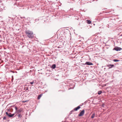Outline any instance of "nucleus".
<instances>
[{
    "label": "nucleus",
    "instance_id": "nucleus-1",
    "mask_svg": "<svg viewBox=\"0 0 122 122\" xmlns=\"http://www.w3.org/2000/svg\"><path fill=\"white\" fill-rule=\"evenodd\" d=\"M25 33L27 36L29 38H32L34 36L33 32L29 30H27L25 31Z\"/></svg>",
    "mask_w": 122,
    "mask_h": 122
},
{
    "label": "nucleus",
    "instance_id": "nucleus-2",
    "mask_svg": "<svg viewBox=\"0 0 122 122\" xmlns=\"http://www.w3.org/2000/svg\"><path fill=\"white\" fill-rule=\"evenodd\" d=\"M84 112L85 110H83L79 114L78 116H83L84 113Z\"/></svg>",
    "mask_w": 122,
    "mask_h": 122
},
{
    "label": "nucleus",
    "instance_id": "nucleus-3",
    "mask_svg": "<svg viewBox=\"0 0 122 122\" xmlns=\"http://www.w3.org/2000/svg\"><path fill=\"white\" fill-rule=\"evenodd\" d=\"M122 49L120 47H116L114 48L113 50L118 51H120Z\"/></svg>",
    "mask_w": 122,
    "mask_h": 122
},
{
    "label": "nucleus",
    "instance_id": "nucleus-4",
    "mask_svg": "<svg viewBox=\"0 0 122 122\" xmlns=\"http://www.w3.org/2000/svg\"><path fill=\"white\" fill-rule=\"evenodd\" d=\"M6 114L7 116H8L9 117H13L14 116V114L10 115L7 112H6Z\"/></svg>",
    "mask_w": 122,
    "mask_h": 122
},
{
    "label": "nucleus",
    "instance_id": "nucleus-5",
    "mask_svg": "<svg viewBox=\"0 0 122 122\" xmlns=\"http://www.w3.org/2000/svg\"><path fill=\"white\" fill-rule=\"evenodd\" d=\"M114 65H113L109 64L107 65V66L109 67V68L110 69L113 67Z\"/></svg>",
    "mask_w": 122,
    "mask_h": 122
},
{
    "label": "nucleus",
    "instance_id": "nucleus-6",
    "mask_svg": "<svg viewBox=\"0 0 122 122\" xmlns=\"http://www.w3.org/2000/svg\"><path fill=\"white\" fill-rule=\"evenodd\" d=\"M81 108L80 106H78L77 107L74 108V111H77Z\"/></svg>",
    "mask_w": 122,
    "mask_h": 122
},
{
    "label": "nucleus",
    "instance_id": "nucleus-7",
    "mask_svg": "<svg viewBox=\"0 0 122 122\" xmlns=\"http://www.w3.org/2000/svg\"><path fill=\"white\" fill-rule=\"evenodd\" d=\"M85 64L86 65H93V64L92 63L89 62H86Z\"/></svg>",
    "mask_w": 122,
    "mask_h": 122
},
{
    "label": "nucleus",
    "instance_id": "nucleus-8",
    "mask_svg": "<svg viewBox=\"0 0 122 122\" xmlns=\"http://www.w3.org/2000/svg\"><path fill=\"white\" fill-rule=\"evenodd\" d=\"M15 109H16V110H17V112L18 113H19L20 112H21L22 111V110H21V109L17 110V108H16V107H15Z\"/></svg>",
    "mask_w": 122,
    "mask_h": 122
},
{
    "label": "nucleus",
    "instance_id": "nucleus-9",
    "mask_svg": "<svg viewBox=\"0 0 122 122\" xmlns=\"http://www.w3.org/2000/svg\"><path fill=\"white\" fill-rule=\"evenodd\" d=\"M86 21V22L88 24H90L91 23V21L89 20H87Z\"/></svg>",
    "mask_w": 122,
    "mask_h": 122
},
{
    "label": "nucleus",
    "instance_id": "nucleus-10",
    "mask_svg": "<svg viewBox=\"0 0 122 122\" xmlns=\"http://www.w3.org/2000/svg\"><path fill=\"white\" fill-rule=\"evenodd\" d=\"M56 67V65L55 64H53V65H52L51 68L53 69H54Z\"/></svg>",
    "mask_w": 122,
    "mask_h": 122
},
{
    "label": "nucleus",
    "instance_id": "nucleus-11",
    "mask_svg": "<svg viewBox=\"0 0 122 122\" xmlns=\"http://www.w3.org/2000/svg\"><path fill=\"white\" fill-rule=\"evenodd\" d=\"M42 94H41L40 95H39L38 96V98H37L38 99H40V98H41V97L42 96Z\"/></svg>",
    "mask_w": 122,
    "mask_h": 122
},
{
    "label": "nucleus",
    "instance_id": "nucleus-12",
    "mask_svg": "<svg viewBox=\"0 0 122 122\" xmlns=\"http://www.w3.org/2000/svg\"><path fill=\"white\" fill-rule=\"evenodd\" d=\"M95 116V113H93L92 117L91 118H94Z\"/></svg>",
    "mask_w": 122,
    "mask_h": 122
},
{
    "label": "nucleus",
    "instance_id": "nucleus-13",
    "mask_svg": "<svg viewBox=\"0 0 122 122\" xmlns=\"http://www.w3.org/2000/svg\"><path fill=\"white\" fill-rule=\"evenodd\" d=\"M25 90V91H29L28 90V87H25V88H24Z\"/></svg>",
    "mask_w": 122,
    "mask_h": 122
},
{
    "label": "nucleus",
    "instance_id": "nucleus-14",
    "mask_svg": "<svg viewBox=\"0 0 122 122\" xmlns=\"http://www.w3.org/2000/svg\"><path fill=\"white\" fill-rule=\"evenodd\" d=\"M102 93V91H99L98 92V94H101Z\"/></svg>",
    "mask_w": 122,
    "mask_h": 122
},
{
    "label": "nucleus",
    "instance_id": "nucleus-15",
    "mask_svg": "<svg viewBox=\"0 0 122 122\" xmlns=\"http://www.w3.org/2000/svg\"><path fill=\"white\" fill-rule=\"evenodd\" d=\"M18 117L19 118V117L21 118V116L20 114H19L18 115Z\"/></svg>",
    "mask_w": 122,
    "mask_h": 122
},
{
    "label": "nucleus",
    "instance_id": "nucleus-16",
    "mask_svg": "<svg viewBox=\"0 0 122 122\" xmlns=\"http://www.w3.org/2000/svg\"><path fill=\"white\" fill-rule=\"evenodd\" d=\"M113 61L115 62H117V61H119V60L115 59V60H114Z\"/></svg>",
    "mask_w": 122,
    "mask_h": 122
},
{
    "label": "nucleus",
    "instance_id": "nucleus-17",
    "mask_svg": "<svg viewBox=\"0 0 122 122\" xmlns=\"http://www.w3.org/2000/svg\"><path fill=\"white\" fill-rule=\"evenodd\" d=\"M34 83V82L33 81L32 82H30V83L31 84H33Z\"/></svg>",
    "mask_w": 122,
    "mask_h": 122
},
{
    "label": "nucleus",
    "instance_id": "nucleus-18",
    "mask_svg": "<svg viewBox=\"0 0 122 122\" xmlns=\"http://www.w3.org/2000/svg\"><path fill=\"white\" fill-rule=\"evenodd\" d=\"M6 119V117H3L4 119Z\"/></svg>",
    "mask_w": 122,
    "mask_h": 122
},
{
    "label": "nucleus",
    "instance_id": "nucleus-19",
    "mask_svg": "<svg viewBox=\"0 0 122 122\" xmlns=\"http://www.w3.org/2000/svg\"><path fill=\"white\" fill-rule=\"evenodd\" d=\"M26 102V101H23V102Z\"/></svg>",
    "mask_w": 122,
    "mask_h": 122
}]
</instances>
